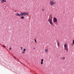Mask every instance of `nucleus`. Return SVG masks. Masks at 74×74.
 I'll list each match as a JSON object with an SVG mask.
<instances>
[{"label": "nucleus", "mask_w": 74, "mask_h": 74, "mask_svg": "<svg viewBox=\"0 0 74 74\" xmlns=\"http://www.w3.org/2000/svg\"><path fill=\"white\" fill-rule=\"evenodd\" d=\"M53 21L55 23V25H58V21L57 20V18H56V17L54 18L53 19Z\"/></svg>", "instance_id": "1"}, {"label": "nucleus", "mask_w": 74, "mask_h": 74, "mask_svg": "<svg viewBox=\"0 0 74 74\" xmlns=\"http://www.w3.org/2000/svg\"><path fill=\"white\" fill-rule=\"evenodd\" d=\"M48 22H49L51 26H53V23H52V19H48Z\"/></svg>", "instance_id": "2"}, {"label": "nucleus", "mask_w": 74, "mask_h": 74, "mask_svg": "<svg viewBox=\"0 0 74 74\" xmlns=\"http://www.w3.org/2000/svg\"><path fill=\"white\" fill-rule=\"evenodd\" d=\"M64 49L65 50V51H66L67 52H68V51H69V49H68V47H64Z\"/></svg>", "instance_id": "3"}, {"label": "nucleus", "mask_w": 74, "mask_h": 74, "mask_svg": "<svg viewBox=\"0 0 74 74\" xmlns=\"http://www.w3.org/2000/svg\"><path fill=\"white\" fill-rule=\"evenodd\" d=\"M50 4L51 5H53V4H54V3H53V2L52 1H50Z\"/></svg>", "instance_id": "4"}, {"label": "nucleus", "mask_w": 74, "mask_h": 74, "mask_svg": "<svg viewBox=\"0 0 74 74\" xmlns=\"http://www.w3.org/2000/svg\"><path fill=\"white\" fill-rule=\"evenodd\" d=\"M44 61V60L42 59L41 60V64H43V61Z\"/></svg>", "instance_id": "5"}, {"label": "nucleus", "mask_w": 74, "mask_h": 74, "mask_svg": "<svg viewBox=\"0 0 74 74\" xmlns=\"http://www.w3.org/2000/svg\"><path fill=\"white\" fill-rule=\"evenodd\" d=\"M25 51H26V49H24L22 51V53H24L25 52Z\"/></svg>", "instance_id": "6"}, {"label": "nucleus", "mask_w": 74, "mask_h": 74, "mask_svg": "<svg viewBox=\"0 0 74 74\" xmlns=\"http://www.w3.org/2000/svg\"><path fill=\"white\" fill-rule=\"evenodd\" d=\"M2 0V1H1V2L3 3H4V2H6V1L5 0Z\"/></svg>", "instance_id": "7"}, {"label": "nucleus", "mask_w": 74, "mask_h": 74, "mask_svg": "<svg viewBox=\"0 0 74 74\" xmlns=\"http://www.w3.org/2000/svg\"><path fill=\"white\" fill-rule=\"evenodd\" d=\"M20 15H21V16H23V13L22 12H21L20 14Z\"/></svg>", "instance_id": "8"}, {"label": "nucleus", "mask_w": 74, "mask_h": 74, "mask_svg": "<svg viewBox=\"0 0 74 74\" xmlns=\"http://www.w3.org/2000/svg\"><path fill=\"white\" fill-rule=\"evenodd\" d=\"M64 48H66V47H67V45H66V44H64Z\"/></svg>", "instance_id": "9"}, {"label": "nucleus", "mask_w": 74, "mask_h": 74, "mask_svg": "<svg viewBox=\"0 0 74 74\" xmlns=\"http://www.w3.org/2000/svg\"><path fill=\"white\" fill-rule=\"evenodd\" d=\"M16 16H20V14L18 13H16Z\"/></svg>", "instance_id": "10"}, {"label": "nucleus", "mask_w": 74, "mask_h": 74, "mask_svg": "<svg viewBox=\"0 0 74 74\" xmlns=\"http://www.w3.org/2000/svg\"><path fill=\"white\" fill-rule=\"evenodd\" d=\"M26 12H24L23 13V16H26Z\"/></svg>", "instance_id": "11"}, {"label": "nucleus", "mask_w": 74, "mask_h": 74, "mask_svg": "<svg viewBox=\"0 0 74 74\" xmlns=\"http://www.w3.org/2000/svg\"><path fill=\"white\" fill-rule=\"evenodd\" d=\"M57 45H58V47H59V45H60V44H59V42H57Z\"/></svg>", "instance_id": "12"}, {"label": "nucleus", "mask_w": 74, "mask_h": 74, "mask_svg": "<svg viewBox=\"0 0 74 74\" xmlns=\"http://www.w3.org/2000/svg\"><path fill=\"white\" fill-rule=\"evenodd\" d=\"M21 19H24V16H22L21 17Z\"/></svg>", "instance_id": "13"}, {"label": "nucleus", "mask_w": 74, "mask_h": 74, "mask_svg": "<svg viewBox=\"0 0 74 74\" xmlns=\"http://www.w3.org/2000/svg\"><path fill=\"white\" fill-rule=\"evenodd\" d=\"M45 52H48V49H45Z\"/></svg>", "instance_id": "14"}, {"label": "nucleus", "mask_w": 74, "mask_h": 74, "mask_svg": "<svg viewBox=\"0 0 74 74\" xmlns=\"http://www.w3.org/2000/svg\"><path fill=\"white\" fill-rule=\"evenodd\" d=\"M62 59H63V60H64V59H65V57H64L63 58H62Z\"/></svg>", "instance_id": "15"}, {"label": "nucleus", "mask_w": 74, "mask_h": 74, "mask_svg": "<svg viewBox=\"0 0 74 74\" xmlns=\"http://www.w3.org/2000/svg\"><path fill=\"white\" fill-rule=\"evenodd\" d=\"M26 15H29V13H28V12H27L26 13Z\"/></svg>", "instance_id": "16"}, {"label": "nucleus", "mask_w": 74, "mask_h": 74, "mask_svg": "<svg viewBox=\"0 0 74 74\" xmlns=\"http://www.w3.org/2000/svg\"><path fill=\"white\" fill-rule=\"evenodd\" d=\"M73 44L74 45V40H73Z\"/></svg>", "instance_id": "17"}, {"label": "nucleus", "mask_w": 74, "mask_h": 74, "mask_svg": "<svg viewBox=\"0 0 74 74\" xmlns=\"http://www.w3.org/2000/svg\"><path fill=\"white\" fill-rule=\"evenodd\" d=\"M34 40H35V42H37V41H36V39H34Z\"/></svg>", "instance_id": "18"}, {"label": "nucleus", "mask_w": 74, "mask_h": 74, "mask_svg": "<svg viewBox=\"0 0 74 74\" xmlns=\"http://www.w3.org/2000/svg\"><path fill=\"white\" fill-rule=\"evenodd\" d=\"M21 50H22V49H23V48L22 47H21Z\"/></svg>", "instance_id": "19"}, {"label": "nucleus", "mask_w": 74, "mask_h": 74, "mask_svg": "<svg viewBox=\"0 0 74 74\" xmlns=\"http://www.w3.org/2000/svg\"><path fill=\"white\" fill-rule=\"evenodd\" d=\"M3 47H5V46L4 45H3Z\"/></svg>", "instance_id": "20"}, {"label": "nucleus", "mask_w": 74, "mask_h": 74, "mask_svg": "<svg viewBox=\"0 0 74 74\" xmlns=\"http://www.w3.org/2000/svg\"><path fill=\"white\" fill-rule=\"evenodd\" d=\"M11 47H10L9 49V50H11Z\"/></svg>", "instance_id": "21"}, {"label": "nucleus", "mask_w": 74, "mask_h": 74, "mask_svg": "<svg viewBox=\"0 0 74 74\" xmlns=\"http://www.w3.org/2000/svg\"><path fill=\"white\" fill-rule=\"evenodd\" d=\"M42 11H44V9H42Z\"/></svg>", "instance_id": "22"}, {"label": "nucleus", "mask_w": 74, "mask_h": 74, "mask_svg": "<svg viewBox=\"0 0 74 74\" xmlns=\"http://www.w3.org/2000/svg\"><path fill=\"white\" fill-rule=\"evenodd\" d=\"M14 58L15 59H16V58H15V57H14Z\"/></svg>", "instance_id": "23"}, {"label": "nucleus", "mask_w": 74, "mask_h": 74, "mask_svg": "<svg viewBox=\"0 0 74 74\" xmlns=\"http://www.w3.org/2000/svg\"><path fill=\"white\" fill-rule=\"evenodd\" d=\"M73 45V43L71 44V45Z\"/></svg>", "instance_id": "24"}, {"label": "nucleus", "mask_w": 74, "mask_h": 74, "mask_svg": "<svg viewBox=\"0 0 74 74\" xmlns=\"http://www.w3.org/2000/svg\"><path fill=\"white\" fill-rule=\"evenodd\" d=\"M33 49H35V48H34Z\"/></svg>", "instance_id": "25"}, {"label": "nucleus", "mask_w": 74, "mask_h": 74, "mask_svg": "<svg viewBox=\"0 0 74 74\" xmlns=\"http://www.w3.org/2000/svg\"><path fill=\"white\" fill-rule=\"evenodd\" d=\"M53 0V1L54 0Z\"/></svg>", "instance_id": "26"}]
</instances>
